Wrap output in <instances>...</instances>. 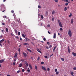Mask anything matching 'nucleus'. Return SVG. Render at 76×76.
Segmentation results:
<instances>
[{
    "instance_id": "obj_1",
    "label": "nucleus",
    "mask_w": 76,
    "mask_h": 76,
    "mask_svg": "<svg viewBox=\"0 0 76 76\" xmlns=\"http://www.w3.org/2000/svg\"><path fill=\"white\" fill-rule=\"evenodd\" d=\"M68 35L70 37H71L72 35V33L70 29H69L68 30Z\"/></svg>"
},
{
    "instance_id": "obj_2",
    "label": "nucleus",
    "mask_w": 76,
    "mask_h": 76,
    "mask_svg": "<svg viewBox=\"0 0 76 76\" xmlns=\"http://www.w3.org/2000/svg\"><path fill=\"white\" fill-rule=\"evenodd\" d=\"M3 9H5V7L4 6V5L2 4L0 5V10H2Z\"/></svg>"
},
{
    "instance_id": "obj_3",
    "label": "nucleus",
    "mask_w": 76,
    "mask_h": 76,
    "mask_svg": "<svg viewBox=\"0 0 76 76\" xmlns=\"http://www.w3.org/2000/svg\"><path fill=\"white\" fill-rule=\"evenodd\" d=\"M4 41V39H2L0 41V46H2V45H1V43Z\"/></svg>"
},
{
    "instance_id": "obj_4",
    "label": "nucleus",
    "mask_w": 76,
    "mask_h": 76,
    "mask_svg": "<svg viewBox=\"0 0 76 76\" xmlns=\"http://www.w3.org/2000/svg\"><path fill=\"white\" fill-rule=\"evenodd\" d=\"M23 55H24L25 57H26V56H27V54H26V53L24 52H23Z\"/></svg>"
},
{
    "instance_id": "obj_5",
    "label": "nucleus",
    "mask_w": 76,
    "mask_h": 76,
    "mask_svg": "<svg viewBox=\"0 0 76 76\" xmlns=\"http://www.w3.org/2000/svg\"><path fill=\"white\" fill-rule=\"evenodd\" d=\"M4 59L0 60V64L3 63V62H4Z\"/></svg>"
},
{
    "instance_id": "obj_6",
    "label": "nucleus",
    "mask_w": 76,
    "mask_h": 76,
    "mask_svg": "<svg viewBox=\"0 0 76 76\" xmlns=\"http://www.w3.org/2000/svg\"><path fill=\"white\" fill-rule=\"evenodd\" d=\"M42 70H44L45 71H46V69L44 66H42Z\"/></svg>"
},
{
    "instance_id": "obj_7",
    "label": "nucleus",
    "mask_w": 76,
    "mask_h": 76,
    "mask_svg": "<svg viewBox=\"0 0 76 76\" xmlns=\"http://www.w3.org/2000/svg\"><path fill=\"white\" fill-rule=\"evenodd\" d=\"M59 25L60 27H61V28H63V26H62V24H61V22L59 23Z\"/></svg>"
},
{
    "instance_id": "obj_8",
    "label": "nucleus",
    "mask_w": 76,
    "mask_h": 76,
    "mask_svg": "<svg viewBox=\"0 0 76 76\" xmlns=\"http://www.w3.org/2000/svg\"><path fill=\"white\" fill-rule=\"evenodd\" d=\"M68 51L69 53H70V49L69 48V46L68 47Z\"/></svg>"
},
{
    "instance_id": "obj_9",
    "label": "nucleus",
    "mask_w": 76,
    "mask_h": 76,
    "mask_svg": "<svg viewBox=\"0 0 76 76\" xmlns=\"http://www.w3.org/2000/svg\"><path fill=\"white\" fill-rule=\"evenodd\" d=\"M72 54L73 56L75 57L76 56V53H75L74 52H72Z\"/></svg>"
},
{
    "instance_id": "obj_10",
    "label": "nucleus",
    "mask_w": 76,
    "mask_h": 76,
    "mask_svg": "<svg viewBox=\"0 0 76 76\" xmlns=\"http://www.w3.org/2000/svg\"><path fill=\"white\" fill-rule=\"evenodd\" d=\"M53 38L54 39H55L56 38V33L54 34Z\"/></svg>"
},
{
    "instance_id": "obj_11",
    "label": "nucleus",
    "mask_w": 76,
    "mask_h": 76,
    "mask_svg": "<svg viewBox=\"0 0 76 76\" xmlns=\"http://www.w3.org/2000/svg\"><path fill=\"white\" fill-rule=\"evenodd\" d=\"M23 45H29V44H28V43H24L23 44Z\"/></svg>"
},
{
    "instance_id": "obj_12",
    "label": "nucleus",
    "mask_w": 76,
    "mask_h": 76,
    "mask_svg": "<svg viewBox=\"0 0 76 76\" xmlns=\"http://www.w3.org/2000/svg\"><path fill=\"white\" fill-rule=\"evenodd\" d=\"M29 67L30 69H32V66L31 65V64H29Z\"/></svg>"
},
{
    "instance_id": "obj_13",
    "label": "nucleus",
    "mask_w": 76,
    "mask_h": 76,
    "mask_svg": "<svg viewBox=\"0 0 76 76\" xmlns=\"http://www.w3.org/2000/svg\"><path fill=\"white\" fill-rule=\"evenodd\" d=\"M37 51L38 52H39V53H42L41 51H40L38 49H37Z\"/></svg>"
},
{
    "instance_id": "obj_14",
    "label": "nucleus",
    "mask_w": 76,
    "mask_h": 76,
    "mask_svg": "<svg viewBox=\"0 0 76 76\" xmlns=\"http://www.w3.org/2000/svg\"><path fill=\"white\" fill-rule=\"evenodd\" d=\"M26 40L25 41H30V39H28V38L26 37L25 38Z\"/></svg>"
},
{
    "instance_id": "obj_15",
    "label": "nucleus",
    "mask_w": 76,
    "mask_h": 76,
    "mask_svg": "<svg viewBox=\"0 0 76 76\" xmlns=\"http://www.w3.org/2000/svg\"><path fill=\"white\" fill-rule=\"evenodd\" d=\"M17 55H18V53H15V56H14V58H16V57H17Z\"/></svg>"
},
{
    "instance_id": "obj_16",
    "label": "nucleus",
    "mask_w": 76,
    "mask_h": 76,
    "mask_svg": "<svg viewBox=\"0 0 76 76\" xmlns=\"http://www.w3.org/2000/svg\"><path fill=\"white\" fill-rule=\"evenodd\" d=\"M25 64L26 66L27 67H28V63L26 62L25 63Z\"/></svg>"
},
{
    "instance_id": "obj_17",
    "label": "nucleus",
    "mask_w": 76,
    "mask_h": 76,
    "mask_svg": "<svg viewBox=\"0 0 76 76\" xmlns=\"http://www.w3.org/2000/svg\"><path fill=\"white\" fill-rule=\"evenodd\" d=\"M27 50L28 51H29L30 52H32V50L30 49H27Z\"/></svg>"
},
{
    "instance_id": "obj_18",
    "label": "nucleus",
    "mask_w": 76,
    "mask_h": 76,
    "mask_svg": "<svg viewBox=\"0 0 76 76\" xmlns=\"http://www.w3.org/2000/svg\"><path fill=\"white\" fill-rule=\"evenodd\" d=\"M56 46H55L54 48V49H53V52H55V50H56Z\"/></svg>"
},
{
    "instance_id": "obj_19",
    "label": "nucleus",
    "mask_w": 76,
    "mask_h": 76,
    "mask_svg": "<svg viewBox=\"0 0 76 76\" xmlns=\"http://www.w3.org/2000/svg\"><path fill=\"white\" fill-rule=\"evenodd\" d=\"M62 1H66V3H67L68 2V1L67 0H62Z\"/></svg>"
},
{
    "instance_id": "obj_20",
    "label": "nucleus",
    "mask_w": 76,
    "mask_h": 76,
    "mask_svg": "<svg viewBox=\"0 0 76 76\" xmlns=\"http://www.w3.org/2000/svg\"><path fill=\"white\" fill-rule=\"evenodd\" d=\"M71 23L72 24V23H73V19H72V20H71Z\"/></svg>"
},
{
    "instance_id": "obj_21",
    "label": "nucleus",
    "mask_w": 76,
    "mask_h": 76,
    "mask_svg": "<svg viewBox=\"0 0 76 76\" xmlns=\"http://www.w3.org/2000/svg\"><path fill=\"white\" fill-rule=\"evenodd\" d=\"M22 64H20L19 65V66L20 67H22Z\"/></svg>"
},
{
    "instance_id": "obj_22",
    "label": "nucleus",
    "mask_w": 76,
    "mask_h": 76,
    "mask_svg": "<svg viewBox=\"0 0 76 76\" xmlns=\"http://www.w3.org/2000/svg\"><path fill=\"white\" fill-rule=\"evenodd\" d=\"M14 31L15 34H17V30H16V29H15L14 30Z\"/></svg>"
},
{
    "instance_id": "obj_23",
    "label": "nucleus",
    "mask_w": 76,
    "mask_h": 76,
    "mask_svg": "<svg viewBox=\"0 0 76 76\" xmlns=\"http://www.w3.org/2000/svg\"><path fill=\"white\" fill-rule=\"evenodd\" d=\"M22 36L23 37V38H25V36L24 34H22Z\"/></svg>"
},
{
    "instance_id": "obj_24",
    "label": "nucleus",
    "mask_w": 76,
    "mask_h": 76,
    "mask_svg": "<svg viewBox=\"0 0 76 76\" xmlns=\"http://www.w3.org/2000/svg\"><path fill=\"white\" fill-rule=\"evenodd\" d=\"M67 7H65L64 9V11H66V10H67Z\"/></svg>"
},
{
    "instance_id": "obj_25",
    "label": "nucleus",
    "mask_w": 76,
    "mask_h": 76,
    "mask_svg": "<svg viewBox=\"0 0 76 76\" xmlns=\"http://www.w3.org/2000/svg\"><path fill=\"white\" fill-rule=\"evenodd\" d=\"M72 16V13H71L70 14V15H69V17H71Z\"/></svg>"
},
{
    "instance_id": "obj_26",
    "label": "nucleus",
    "mask_w": 76,
    "mask_h": 76,
    "mask_svg": "<svg viewBox=\"0 0 76 76\" xmlns=\"http://www.w3.org/2000/svg\"><path fill=\"white\" fill-rule=\"evenodd\" d=\"M41 18L42 19H44V16L42 15H41Z\"/></svg>"
},
{
    "instance_id": "obj_27",
    "label": "nucleus",
    "mask_w": 76,
    "mask_h": 76,
    "mask_svg": "<svg viewBox=\"0 0 76 76\" xmlns=\"http://www.w3.org/2000/svg\"><path fill=\"white\" fill-rule=\"evenodd\" d=\"M60 73V72H56V75H58V74H59Z\"/></svg>"
},
{
    "instance_id": "obj_28",
    "label": "nucleus",
    "mask_w": 76,
    "mask_h": 76,
    "mask_svg": "<svg viewBox=\"0 0 76 76\" xmlns=\"http://www.w3.org/2000/svg\"><path fill=\"white\" fill-rule=\"evenodd\" d=\"M74 72H71V74L72 75H74Z\"/></svg>"
},
{
    "instance_id": "obj_29",
    "label": "nucleus",
    "mask_w": 76,
    "mask_h": 76,
    "mask_svg": "<svg viewBox=\"0 0 76 76\" xmlns=\"http://www.w3.org/2000/svg\"><path fill=\"white\" fill-rule=\"evenodd\" d=\"M61 60L62 61H64V58H61Z\"/></svg>"
},
{
    "instance_id": "obj_30",
    "label": "nucleus",
    "mask_w": 76,
    "mask_h": 76,
    "mask_svg": "<svg viewBox=\"0 0 76 76\" xmlns=\"http://www.w3.org/2000/svg\"><path fill=\"white\" fill-rule=\"evenodd\" d=\"M18 34L19 35H20V32L19 31L18 32Z\"/></svg>"
},
{
    "instance_id": "obj_31",
    "label": "nucleus",
    "mask_w": 76,
    "mask_h": 76,
    "mask_svg": "<svg viewBox=\"0 0 76 76\" xmlns=\"http://www.w3.org/2000/svg\"><path fill=\"white\" fill-rule=\"evenodd\" d=\"M6 31L7 32H8V29L7 28H6Z\"/></svg>"
},
{
    "instance_id": "obj_32",
    "label": "nucleus",
    "mask_w": 76,
    "mask_h": 76,
    "mask_svg": "<svg viewBox=\"0 0 76 76\" xmlns=\"http://www.w3.org/2000/svg\"><path fill=\"white\" fill-rule=\"evenodd\" d=\"M55 72H57V69H55Z\"/></svg>"
},
{
    "instance_id": "obj_33",
    "label": "nucleus",
    "mask_w": 76,
    "mask_h": 76,
    "mask_svg": "<svg viewBox=\"0 0 76 76\" xmlns=\"http://www.w3.org/2000/svg\"><path fill=\"white\" fill-rule=\"evenodd\" d=\"M55 2H56V3H57L58 2V0H54Z\"/></svg>"
},
{
    "instance_id": "obj_34",
    "label": "nucleus",
    "mask_w": 76,
    "mask_h": 76,
    "mask_svg": "<svg viewBox=\"0 0 76 76\" xmlns=\"http://www.w3.org/2000/svg\"><path fill=\"white\" fill-rule=\"evenodd\" d=\"M73 69L74 70H76V67H74L73 68Z\"/></svg>"
},
{
    "instance_id": "obj_35",
    "label": "nucleus",
    "mask_w": 76,
    "mask_h": 76,
    "mask_svg": "<svg viewBox=\"0 0 76 76\" xmlns=\"http://www.w3.org/2000/svg\"><path fill=\"white\" fill-rule=\"evenodd\" d=\"M60 31H62L63 30V28H60L59 29Z\"/></svg>"
},
{
    "instance_id": "obj_36",
    "label": "nucleus",
    "mask_w": 76,
    "mask_h": 76,
    "mask_svg": "<svg viewBox=\"0 0 76 76\" xmlns=\"http://www.w3.org/2000/svg\"><path fill=\"white\" fill-rule=\"evenodd\" d=\"M54 13H55V11H53L52 12V15H53V14H54Z\"/></svg>"
},
{
    "instance_id": "obj_37",
    "label": "nucleus",
    "mask_w": 76,
    "mask_h": 76,
    "mask_svg": "<svg viewBox=\"0 0 76 76\" xmlns=\"http://www.w3.org/2000/svg\"><path fill=\"white\" fill-rule=\"evenodd\" d=\"M24 61L25 60L24 59H21L20 60L21 61H22V62Z\"/></svg>"
},
{
    "instance_id": "obj_38",
    "label": "nucleus",
    "mask_w": 76,
    "mask_h": 76,
    "mask_svg": "<svg viewBox=\"0 0 76 76\" xmlns=\"http://www.w3.org/2000/svg\"><path fill=\"white\" fill-rule=\"evenodd\" d=\"M45 58H48V57L47 56H45Z\"/></svg>"
},
{
    "instance_id": "obj_39",
    "label": "nucleus",
    "mask_w": 76,
    "mask_h": 76,
    "mask_svg": "<svg viewBox=\"0 0 76 76\" xmlns=\"http://www.w3.org/2000/svg\"><path fill=\"white\" fill-rule=\"evenodd\" d=\"M35 68L36 70H37V66L36 65L35 66Z\"/></svg>"
},
{
    "instance_id": "obj_40",
    "label": "nucleus",
    "mask_w": 76,
    "mask_h": 76,
    "mask_svg": "<svg viewBox=\"0 0 76 76\" xmlns=\"http://www.w3.org/2000/svg\"><path fill=\"white\" fill-rule=\"evenodd\" d=\"M3 18H7V17L6 16H3Z\"/></svg>"
},
{
    "instance_id": "obj_41",
    "label": "nucleus",
    "mask_w": 76,
    "mask_h": 76,
    "mask_svg": "<svg viewBox=\"0 0 76 76\" xmlns=\"http://www.w3.org/2000/svg\"><path fill=\"white\" fill-rule=\"evenodd\" d=\"M39 59H40V58L39 57V56L37 58V60H38V61H39Z\"/></svg>"
},
{
    "instance_id": "obj_42",
    "label": "nucleus",
    "mask_w": 76,
    "mask_h": 76,
    "mask_svg": "<svg viewBox=\"0 0 76 76\" xmlns=\"http://www.w3.org/2000/svg\"><path fill=\"white\" fill-rule=\"evenodd\" d=\"M54 18H52V21L53 22V21H54Z\"/></svg>"
},
{
    "instance_id": "obj_43",
    "label": "nucleus",
    "mask_w": 76,
    "mask_h": 76,
    "mask_svg": "<svg viewBox=\"0 0 76 76\" xmlns=\"http://www.w3.org/2000/svg\"><path fill=\"white\" fill-rule=\"evenodd\" d=\"M38 8H39V9H40V8H41V6H40V5H39L38 6Z\"/></svg>"
},
{
    "instance_id": "obj_44",
    "label": "nucleus",
    "mask_w": 76,
    "mask_h": 76,
    "mask_svg": "<svg viewBox=\"0 0 76 76\" xmlns=\"http://www.w3.org/2000/svg\"><path fill=\"white\" fill-rule=\"evenodd\" d=\"M66 6H68L69 5V4L68 3H66L65 4Z\"/></svg>"
},
{
    "instance_id": "obj_45",
    "label": "nucleus",
    "mask_w": 76,
    "mask_h": 76,
    "mask_svg": "<svg viewBox=\"0 0 76 76\" xmlns=\"http://www.w3.org/2000/svg\"><path fill=\"white\" fill-rule=\"evenodd\" d=\"M22 71L23 72H25V70H24V69H22Z\"/></svg>"
},
{
    "instance_id": "obj_46",
    "label": "nucleus",
    "mask_w": 76,
    "mask_h": 76,
    "mask_svg": "<svg viewBox=\"0 0 76 76\" xmlns=\"http://www.w3.org/2000/svg\"><path fill=\"white\" fill-rule=\"evenodd\" d=\"M20 72V71L18 70L17 71V73H19V72Z\"/></svg>"
},
{
    "instance_id": "obj_47",
    "label": "nucleus",
    "mask_w": 76,
    "mask_h": 76,
    "mask_svg": "<svg viewBox=\"0 0 76 76\" xmlns=\"http://www.w3.org/2000/svg\"><path fill=\"white\" fill-rule=\"evenodd\" d=\"M28 72H30V69H28L27 70Z\"/></svg>"
},
{
    "instance_id": "obj_48",
    "label": "nucleus",
    "mask_w": 76,
    "mask_h": 76,
    "mask_svg": "<svg viewBox=\"0 0 76 76\" xmlns=\"http://www.w3.org/2000/svg\"><path fill=\"white\" fill-rule=\"evenodd\" d=\"M41 64H44V62H41Z\"/></svg>"
},
{
    "instance_id": "obj_49",
    "label": "nucleus",
    "mask_w": 76,
    "mask_h": 76,
    "mask_svg": "<svg viewBox=\"0 0 76 76\" xmlns=\"http://www.w3.org/2000/svg\"><path fill=\"white\" fill-rule=\"evenodd\" d=\"M48 71H50V68H48L47 69Z\"/></svg>"
},
{
    "instance_id": "obj_50",
    "label": "nucleus",
    "mask_w": 76,
    "mask_h": 76,
    "mask_svg": "<svg viewBox=\"0 0 76 76\" xmlns=\"http://www.w3.org/2000/svg\"><path fill=\"white\" fill-rule=\"evenodd\" d=\"M7 42L8 43V44H10V41H9V40H7Z\"/></svg>"
},
{
    "instance_id": "obj_51",
    "label": "nucleus",
    "mask_w": 76,
    "mask_h": 76,
    "mask_svg": "<svg viewBox=\"0 0 76 76\" xmlns=\"http://www.w3.org/2000/svg\"><path fill=\"white\" fill-rule=\"evenodd\" d=\"M51 47H52V45H50V46L49 47V48H51Z\"/></svg>"
},
{
    "instance_id": "obj_52",
    "label": "nucleus",
    "mask_w": 76,
    "mask_h": 76,
    "mask_svg": "<svg viewBox=\"0 0 76 76\" xmlns=\"http://www.w3.org/2000/svg\"><path fill=\"white\" fill-rule=\"evenodd\" d=\"M48 32L49 34H51V33L50 32V31H48Z\"/></svg>"
},
{
    "instance_id": "obj_53",
    "label": "nucleus",
    "mask_w": 76,
    "mask_h": 76,
    "mask_svg": "<svg viewBox=\"0 0 76 76\" xmlns=\"http://www.w3.org/2000/svg\"><path fill=\"white\" fill-rule=\"evenodd\" d=\"M48 27H50V24H48V26H47Z\"/></svg>"
},
{
    "instance_id": "obj_54",
    "label": "nucleus",
    "mask_w": 76,
    "mask_h": 76,
    "mask_svg": "<svg viewBox=\"0 0 76 76\" xmlns=\"http://www.w3.org/2000/svg\"><path fill=\"white\" fill-rule=\"evenodd\" d=\"M43 40L44 41H46V39H45V38H43Z\"/></svg>"
},
{
    "instance_id": "obj_55",
    "label": "nucleus",
    "mask_w": 76,
    "mask_h": 76,
    "mask_svg": "<svg viewBox=\"0 0 76 76\" xmlns=\"http://www.w3.org/2000/svg\"><path fill=\"white\" fill-rule=\"evenodd\" d=\"M2 25H5V23H2Z\"/></svg>"
},
{
    "instance_id": "obj_56",
    "label": "nucleus",
    "mask_w": 76,
    "mask_h": 76,
    "mask_svg": "<svg viewBox=\"0 0 76 76\" xmlns=\"http://www.w3.org/2000/svg\"><path fill=\"white\" fill-rule=\"evenodd\" d=\"M47 44H48V45H50V43H49L48 42H47Z\"/></svg>"
},
{
    "instance_id": "obj_57",
    "label": "nucleus",
    "mask_w": 76,
    "mask_h": 76,
    "mask_svg": "<svg viewBox=\"0 0 76 76\" xmlns=\"http://www.w3.org/2000/svg\"><path fill=\"white\" fill-rule=\"evenodd\" d=\"M0 38H3V36L2 35L0 36Z\"/></svg>"
},
{
    "instance_id": "obj_58",
    "label": "nucleus",
    "mask_w": 76,
    "mask_h": 76,
    "mask_svg": "<svg viewBox=\"0 0 76 76\" xmlns=\"http://www.w3.org/2000/svg\"><path fill=\"white\" fill-rule=\"evenodd\" d=\"M11 12H12V13H14V11H13V10H12V11H11Z\"/></svg>"
},
{
    "instance_id": "obj_59",
    "label": "nucleus",
    "mask_w": 76,
    "mask_h": 76,
    "mask_svg": "<svg viewBox=\"0 0 76 76\" xmlns=\"http://www.w3.org/2000/svg\"><path fill=\"white\" fill-rule=\"evenodd\" d=\"M14 61H16V59L15 58L14 59Z\"/></svg>"
},
{
    "instance_id": "obj_60",
    "label": "nucleus",
    "mask_w": 76,
    "mask_h": 76,
    "mask_svg": "<svg viewBox=\"0 0 76 76\" xmlns=\"http://www.w3.org/2000/svg\"><path fill=\"white\" fill-rule=\"evenodd\" d=\"M16 38H17V39H19V37H18V36L16 37Z\"/></svg>"
},
{
    "instance_id": "obj_61",
    "label": "nucleus",
    "mask_w": 76,
    "mask_h": 76,
    "mask_svg": "<svg viewBox=\"0 0 76 76\" xmlns=\"http://www.w3.org/2000/svg\"><path fill=\"white\" fill-rule=\"evenodd\" d=\"M18 51L19 52H20V48L18 49Z\"/></svg>"
},
{
    "instance_id": "obj_62",
    "label": "nucleus",
    "mask_w": 76,
    "mask_h": 76,
    "mask_svg": "<svg viewBox=\"0 0 76 76\" xmlns=\"http://www.w3.org/2000/svg\"><path fill=\"white\" fill-rule=\"evenodd\" d=\"M13 64L14 65H15V62H13Z\"/></svg>"
},
{
    "instance_id": "obj_63",
    "label": "nucleus",
    "mask_w": 76,
    "mask_h": 76,
    "mask_svg": "<svg viewBox=\"0 0 76 76\" xmlns=\"http://www.w3.org/2000/svg\"><path fill=\"white\" fill-rule=\"evenodd\" d=\"M46 48L47 49H48L49 48L48 47H46Z\"/></svg>"
},
{
    "instance_id": "obj_64",
    "label": "nucleus",
    "mask_w": 76,
    "mask_h": 76,
    "mask_svg": "<svg viewBox=\"0 0 76 76\" xmlns=\"http://www.w3.org/2000/svg\"><path fill=\"white\" fill-rule=\"evenodd\" d=\"M7 76H10V75H7Z\"/></svg>"
}]
</instances>
